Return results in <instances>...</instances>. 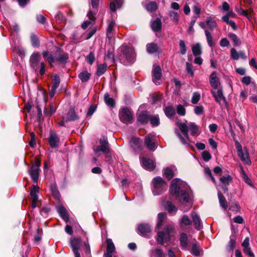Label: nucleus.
<instances>
[{
    "label": "nucleus",
    "mask_w": 257,
    "mask_h": 257,
    "mask_svg": "<svg viewBox=\"0 0 257 257\" xmlns=\"http://www.w3.org/2000/svg\"><path fill=\"white\" fill-rule=\"evenodd\" d=\"M179 53L181 55H185L187 52V47L185 44V42L184 40H181L179 41Z\"/></svg>",
    "instance_id": "nucleus-52"
},
{
    "label": "nucleus",
    "mask_w": 257,
    "mask_h": 257,
    "mask_svg": "<svg viewBox=\"0 0 257 257\" xmlns=\"http://www.w3.org/2000/svg\"><path fill=\"white\" fill-rule=\"evenodd\" d=\"M52 82H53V85L52 86L58 88L60 83V78L59 76L55 74L52 76Z\"/></svg>",
    "instance_id": "nucleus-54"
},
{
    "label": "nucleus",
    "mask_w": 257,
    "mask_h": 257,
    "mask_svg": "<svg viewBox=\"0 0 257 257\" xmlns=\"http://www.w3.org/2000/svg\"><path fill=\"white\" fill-rule=\"evenodd\" d=\"M43 58L48 61L50 67H53V63L56 62L55 60V57L52 54H49L48 51H44L42 53Z\"/></svg>",
    "instance_id": "nucleus-24"
},
{
    "label": "nucleus",
    "mask_w": 257,
    "mask_h": 257,
    "mask_svg": "<svg viewBox=\"0 0 257 257\" xmlns=\"http://www.w3.org/2000/svg\"><path fill=\"white\" fill-rule=\"evenodd\" d=\"M146 8L148 11L154 12L158 9V5L156 2H150L146 5Z\"/></svg>",
    "instance_id": "nucleus-45"
},
{
    "label": "nucleus",
    "mask_w": 257,
    "mask_h": 257,
    "mask_svg": "<svg viewBox=\"0 0 257 257\" xmlns=\"http://www.w3.org/2000/svg\"><path fill=\"white\" fill-rule=\"evenodd\" d=\"M150 112L147 110L143 111L137 115V123L142 125L147 124L150 118Z\"/></svg>",
    "instance_id": "nucleus-11"
},
{
    "label": "nucleus",
    "mask_w": 257,
    "mask_h": 257,
    "mask_svg": "<svg viewBox=\"0 0 257 257\" xmlns=\"http://www.w3.org/2000/svg\"><path fill=\"white\" fill-rule=\"evenodd\" d=\"M173 229L170 226L167 225L165 228V231H159L157 233V240L158 242L163 245L164 243V239L168 238V240L170 239V233L172 231Z\"/></svg>",
    "instance_id": "nucleus-8"
},
{
    "label": "nucleus",
    "mask_w": 257,
    "mask_h": 257,
    "mask_svg": "<svg viewBox=\"0 0 257 257\" xmlns=\"http://www.w3.org/2000/svg\"><path fill=\"white\" fill-rule=\"evenodd\" d=\"M164 111L165 115L168 118H172L176 114V110L175 108L172 105L165 107L164 108Z\"/></svg>",
    "instance_id": "nucleus-29"
},
{
    "label": "nucleus",
    "mask_w": 257,
    "mask_h": 257,
    "mask_svg": "<svg viewBox=\"0 0 257 257\" xmlns=\"http://www.w3.org/2000/svg\"><path fill=\"white\" fill-rule=\"evenodd\" d=\"M169 16L171 18L172 21L178 23L179 20V15L177 12L172 11L169 12Z\"/></svg>",
    "instance_id": "nucleus-53"
},
{
    "label": "nucleus",
    "mask_w": 257,
    "mask_h": 257,
    "mask_svg": "<svg viewBox=\"0 0 257 257\" xmlns=\"http://www.w3.org/2000/svg\"><path fill=\"white\" fill-rule=\"evenodd\" d=\"M50 189L54 198L58 201H60L61 194L58 190L56 183L55 182L51 183L50 185Z\"/></svg>",
    "instance_id": "nucleus-20"
},
{
    "label": "nucleus",
    "mask_w": 257,
    "mask_h": 257,
    "mask_svg": "<svg viewBox=\"0 0 257 257\" xmlns=\"http://www.w3.org/2000/svg\"><path fill=\"white\" fill-rule=\"evenodd\" d=\"M97 106L96 104H91L88 109L86 114L87 116H91L95 111Z\"/></svg>",
    "instance_id": "nucleus-62"
},
{
    "label": "nucleus",
    "mask_w": 257,
    "mask_h": 257,
    "mask_svg": "<svg viewBox=\"0 0 257 257\" xmlns=\"http://www.w3.org/2000/svg\"><path fill=\"white\" fill-rule=\"evenodd\" d=\"M91 75V73H88L87 71H83L78 74V77L81 80V82L84 83L88 81L90 78Z\"/></svg>",
    "instance_id": "nucleus-34"
},
{
    "label": "nucleus",
    "mask_w": 257,
    "mask_h": 257,
    "mask_svg": "<svg viewBox=\"0 0 257 257\" xmlns=\"http://www.w3.org/2000/svg\"><path fill=\"white\" fill-rule=\"evenodd\" d=\"M151 257H166V254L161 248H156L151 251Z\"/></svg>",
    "instance_id": "nucleus-38"
},
{
    "label": "nucleus",
    "mask_w": 257,
    "mask_h": 257,
    "mask_svg": "<svg viewBox=\"0 0 257 257\" xmlns=\"http://www.w3.org/2000/svg\"><path fill=\"white\" fill-rule=\"evenodd\" d=\"M79 118V117L76 114L74 108L72 106L70 107L67 113V117L65 119L66 122L75 121Z\"/></svg>",
    "instance_id": "nucleus-18"
},
{
    "label": "nucleus",
    "mask_w": 257,
    "mask_h": 257,
    "mask_svg": "<svg viewBox=\"0 0 257 257\" xmlns=\"http://www.w3.org/2000/svg\"><path fill=\"white\" fill-rule=\"evenodd\" d=\"M57 212L61 218L64 220L65 222H68L69 220V214L63 205H60L57 207Z\"/></svg>",
    "instance_id": "nucleus-15"
},
{
    "label": "nucleus",
    "mask_w": 257,
    "mask_h": 257,
    "mask_svg": "<svg viewBox=\"0 0 257 257\" xmlns=\"http://www.w3.org/2000/svg\"><path fill=\"white\" fill-rule=\"evenodd\" d=\"M217 89V91L212 90L211 91L213 97L214 98L216 102H217L220 106L222 105L221 103V100H222L223 102L225 103L226 107H227L228 103L226 100L225 97L223 95L222 86H219Z\"/></svg>",
    "instance_id": "nucleus-6"
},
{
    "label": "nucleus",
    "mask_w": 257,
    "mask_h": 257,
    "mask_svg": "<svg viewBox=\"0 0 257 257\" xmlns=\"http://www.w3.org/2000/svg\"><path fill=\"white\" fill-rule=\"evenodd\" d=\"M69 59V55L68 53L62 52L57 56L55 57V60L58 64H63L65 65Z\"/></svg>",
    "instance_id": "nucleus-16"
},
{
    "label": "nucleus",
    "mask_w": 257,
    "mask_h": 257,
    "mask_svg": "<svg viewBox=\"0 0 257 257\" xmlns=\"http://www.w3.org/2000/svg\"><path fill=\"white\" fill-rule=\"evenodd\" d=\"M206 23L207 27L212 31L217 27L216 21L211 17L207 18Z\"/></svg>",
    "instance_id": "nucleus-42"
},
{
    "label": "nucleus",
    "mask_w": 257,
    "mask_h": 257,
    "mask_svg": "<svg viewBox=\"0 0 257 257\" xmlns=\"http://www.w3.org/2000/svg\"><path fill=\"white\" fill-rule=\"evenodd\" d=\"M235 146L237 155L240 159L246 165H250L251 162L249 158V152L247 147H244L242 149L241 144L237 140L235 141Z\"/></svg>",
    "instance_id": "nucleus-4"
},
{
    "label": "nucleus",
    "mask_w": 257,
    "mask_h": 257,
    "mask_svg": "<svg viewBox=\"0 0 257 257\" xmlns=\"http://www.w3.org/2000/svg\"><path fill=\"white\" fill-rule=\"evenodd\" d=\"M48 141L50 147L52 149L59 147L60 143V138L54 130H51L50 132L49 137L48 138Z\"/></svg>",
    "instance_id": "nucleus-9"
},
{
    "label": "nucleus",
    "mask_w": 257,
    "mask_h": 257,
    "mask_svg": "<svg viewBox=\"0 0 257 257\" xmlns=\"http://www.w3.org/2000/svg\"><path fill=\"white\" fill-rule=\"evenodd\" d=\"M130 145L135 152L141 151L143 149L142 140L137 137H133L130 141Z\"/></svg>",
    "instance_id": "nucleus-12"
},
{
    "label": "nucleus",
    "mask_w": 257,
    "mask_h": 257,
    "mask_svg": "<svg viewBox=\"0 0 257 257\" xmlns=\"http://www.w3.org/2000/svg\"><path fill=\"white\" fill-rule=\"evenodd\" d=\"M164 176H165L168 180H171L174 176V172L170 168L167 167L164 170Z\"/></svg>",
    "instance_id": "nucleus-49"
},
{
    "label": "nucleus",
    "mask_w": 257,
    "mask_h": 257,
    "mask_svg": "<svg viewBox=\"0 0 257 257\" xmlns=\"http://www.w3.org/2000/svg\"><path fill=\"white\" fill-rule=\"evenodd\" d=\"M218 197L220 206L222 207L224 210H226L228 207L227 202L224 196L220 191L218 192Z\"/></svg>",
    "instance_id": "nucleus-32"
},
{
    "label": "nucleus",
    "mask_w": 257,
    "mask_h": 257,
    "mask_svg": "<svg viewBox=\"0 0 257 257\" xmlns=\"http://www.w3.org/2000/svg\"><path fill=\"white\" fill-rule=\"evenodd\" d=\"M49 107L50 108V110H48V108L45 106L44 110V113L46 116H51L56 110V108L55 107L52 103H50L49 105Z\"/></svg>",
    "instance_id": "nucleus-44"
},
{
    "label": "nucleus",
    "mask_w": 257,
    "mask_h": 257,
    "mask_svg": "<svg viewBox=\"0 0 257 257\" xmlns=\"http://www.w3.org/2000/svg\"><path fill=\"white\" fill-rule=\"evenodd\" d=\"M39 187L38 185H33L30 191V196L32 199H38L37 193L39 192Z\"/></svg>",
    "instance_id": "nucleus-43"
},
{
    "label": "nucleus",
    "mask_w": 257,
    "mask_h": 257,
    "mask_svg": "<svg viewBox=\"0 0 257 257\" xmlns=\"http://www.w3.org/2000/svg\"><path fill=\"white\" fill-rule=\"evenodd\" d=\"M115 24V23L114 20H111L108 24L106 29V35L107 36L111 34Z\"/></svg>",
    "instance_id": "nucleus-56"
},
{
    "label": "nucleus",
    "mask_w": 257,
    "mask_h": 257,
    "mask_svg": "<svg viewBox=\"0 0 257 257\" xmlns=\"http://www.w3.org/2000/svg\"><path fill=\"white\" fill-rule=\"evenodd\" d=\"M191 135L193 136H195L198 131V126L194 123L191 122L189 125Z\"/></svg>",
    "instance_id": "nucleus-55"
},
{
    "label": "nucleus",
    "mask_w": 257,
    "mask_h": 257,
    "mask_svg": "<svg viewBox=\"0 0 257 257\" xmlns=\"http://www.w3.org/2000/svg\"><path fill=\"white\" fill-rule=\"evenodd\" d=\"M179 180L178 178H175L171 182L169 189L170 199L172 200V198L175 197V200L178 201L180 203L186 204L189 203L190 198L189 193L185 190L181 189L178 185Z\"/></svg>",
    "instance_id": "nucleus-1"
},
{
    "label": "nucleus",
    "mask_w": 257,
    "mask_h": 257,
    "mask_svg": "<svg viewBox=\"0 0 257 257\" xmlns=\"http://www.w3.org/2000/svg\"><path fill=\"white\" fill-rule=\"evenodd\" d=\"M202 251V248L199 242L195 241L192 244L191 253L195 256H199L201 255L200 252Z\"/></svg>",
    "instance_id": "nucleus-19"
},
{
    "label": "nucleus",
    "mask_w": 257,
    "mask_h": 257,
    "mask_svg": "<svg viewBox=\"0 0 257 257\" xmlns=\"http://www.w3.org/2000/svg\"><path fill=\"white\" fill-rule=\"evenodd\" d=\"M41 55L39 52H34L30 58V64L31 68L35 71L37 70L38 64L41 60Z\"/></svg>",
    "instance_id": "nucleus-13"
},
{
    "label": "nucleus",
    "mask_w": 257,
    "mask_h": 257,
    "mask_svg": "<svg viewBox=\"0 0 257 257\" xmlns=\"http://www.w3.org/2000/svg\"><path fill=\"white\" fill-rule=\"evenodd\" d=\"M137 232L142 236L147 237L148 234L152 232V228L149 224L143 223L138 225Z\"/></svg>",
    "instance_id": "nucleus-10"
},
{
    "label": "nucleus",
    "mask_w": 257,
    "mask_h": 257,
    "mask_svg": "<svg viewBox=\"0 0 257 257\" xmlns=\"http://www.w3.org/2000/svg\"><path fill=\"white\" fill-rule=\"evenodd\" d=\"M146 50L149 54H152L158 52L159 47L156 43L152 42L146 45Z\"/></svg>",
    "instance_id": "nucleus-27"
},
{
    "label": "nucleus",
    "mask_w": 257,
    "mask_h": 257,
    "mask_svg": "<svg viewBox=\"0 0 257 257\" xmlns=\"http://www.w3.org/2000/svg\"><path fill=\"white\" fill-rule=\"evenodd\" d=\"M217 73L216 71L212 72L209 76V83L211 87L216 90L220 85L219 78L217 76Z\"/></svg>",
    "instance_id": "nucleus-14"
},
{
    "label": "nucleus",
    "mask_w": 257,
    "mask_h": 257,
    "mask_svg": "<svg viewBox=\"0 0 257 257\" xmlns=\"http://www.w3.org/2000/svg\"><path fill=\"white\" fill-rule=\"evenodd\" d=\"M152 77L156 80H160L162 77V69L161 67L157 65L152 70Z\"/></svg>",
    "instance_id": "nucleus-30"
},
{
    "label": "nucleus",
    "mask_w": 257,
    "mask_h": 257,
    "mask_svg": "<svg viewBox=\"0 0 257 257\" xmlns=\"http://www.w3.org/2000/svg\"><path fill=\"white\" fill-rule=\"evenodd\" d=\"M145 144L147 148L150 151H154L155 148V144L152 142V139L149 135H147L145 138Z\"/></svg>",
    "instance_id": "nucleus-33"
},
{
    "label": "nucleus",
    "mask_w": 257,
    "mask_h": 257,
    "mask_svg": "<svg viewBox=\"0 0 257 257\" xmlns=\"http://www.w3.org/2000/svg\"><path fill=\"white\" fill-rule=\"evenodd\" d=\"M104 101L107 106L111 108H113L115 106V100L113 98L110 97V95L108 93H106L104 94Z\"/></svg>",
    "instance_id": "nucleus-31"
},
{
    "label": "nucleus",
    "mask_w": 257,
    "mask_h": 257,
    "mask_svg": "<svg viewBox=\"0 0 257 257\" xmlns=\"http://www.w3.org/2000/svg\"><path fill=\"white\" fill-rule=\"evenodd\" d=\"M186 70L188 74H189L191 77L194 76V72L192 70V65L189 62H186Z\"/></svg>",
    "instance_id": "nucleus-64"
},
{
    "label": "nucleus",
    "mask_w": 257,
    "mask_h": 257,
    "mask_svg": "<svg viewBox=\"0 0 257 257\" xmlns=\"http://www.w3.org/2000/svg\"><path fill=\"white\" fill-rule=\"evenodd\" d=\"M99 146H97L94 151L95 153L101 152L103 153L109 154L110 148L109 144L107 141V138L105 136H102L99 140Z\"/></svg>",
    "instance_id": "nucleus-7"
},
{
    "label": "nucleus",
    "mask_w": 257,
    "mask_h": 257,
    "mask_svg": "<svg viewBox=\"0 0 257 257\" xmlns=\"http://www.w3.org/2000/svg\"><path fill=\"white\" fill-rule=\"evenodd\" d=\"M81 243L82 240L80 237L72 238L70 240V244L72 250L80 249Z\"/></svg>",
    "instance_id": "nucleus-25"
},
{
    "label": "nucleus",
    "mask_w": 257,
    "mask_h": 257,
    "mask_svg": "<svg viewBox=\"0 0 257 257\" xmlns=\"http://www.w3.org/2000/svg\"><path fill=\"white\" fill-rule=\"evenodd\" d=\"M163 206L166 210H167L169 213H171L173 212L175 213L177 211V207L172 204L170 201H166L164 202Z\"/></svg>",
    "instance_id": "nucleus-28"
},
{
    "label": "nucleus",
    "mask_w": 257,
    "mask_h": 257,
    "mask_svg": "<svg viewBox=\"0 0 257 257\" xmlns=\"http://www.w3.org/2000/svg\"><path fill=\"white\" fill-rule=\"evenodd\" d=\"M229 210L235 213H237L240 211V207L238 202H232L229 206Z\"/></svg>",
    "instance_id": "nucleus-47"
},
{
    "label": "nucleus",
    "mask_w": 257,
    "mask_h": 257,
    "mask_svg": "<svg viewBox=\"0 0 257 257\" xmlns=\"http://www.w3.org/2000/svg\"><path fill=\"white\" fill-rule=\"evenodd\" d=\"M205 34L206 36V39H207V41L208 45L210 47H212L213 45V38H212V37L211 34L208 30L205 31Z\"/></svg>",
    "instance_id": "nucleus-60"
},
{
    "label": "nucleus",
    "mask_w": 257,
    "mask_h": 257,
    "mask_svg": "<svg viewBox=\"0 0 257 257\" xmlns=\"http://www.w3.org/2000/svg\"><path fill=\"white\" fill-rule=\"evenodd\" d=\"M96 30L97 28L96 27H90L87 33V36L85 38V40H88L90 39L96 33Z\"/></svg>",
    "instance_id": "nucleus-59"
},
{
    "label": "nucleus",
    "mask_w": 257,
    "mask_h": 257,
    "mask_svg": "<svg viewBox=\"0 0 257 257\" xmlns=\"http://www.w3.org/2000/svg\"><path fill=\"white\" fill-rule=\"evenodd\" d=\"M30 39L32 45L33 47L38 48L40 46L39 39L36 35L32 34L30 37Z\"/></svg>",
    "instance_id": "nucleus-48"
},
{
    "label": "nucleus",
    "mask_w": 257,
    "mask_h": 257,
    "mask_svg": "<svg viewBox=\"0 0 257 257\" xmlns=\"http://www.w3.org/2000/svg\"><path fill=\"white\" fill-rule=\"evenodd\" d=\"M152 183L154 186L152 192L154 195H160L166 191V182L161 177H155L152 180Z\"/></svg>",
    "instance_id": "nucleus-3"
},
{
    "label": "nucleus",
    "mask_w": 257,
    "mask_h": 257,
    "mask_svg": "<svg viewBox=\"0 0 257 257\" xmlns=\"http://www.w3.org/2000/svg\"><path fill=\"white\" fill-rule=\"evenodd\" d=\"M191 216L192 218V221L195 228L198 230H200L202 228V225L200 217L198 215L197 213L194 211L191 213Z\"/></svg>",
    "instance_id": "nucleus-17"
},
{
    "label": "nucleus",
    "mask_w": 257,
    "mask_h": 257,
    "mask_svg": "<svg viewBox=\"0 0 257 257\" xmlns=\"http://www.w3.org/2000/svg\"><path fill=\"white\" fill-rule=\"evenodd\" d=\"M85 60L89 64L92 65L95 60V56L94 53L90 52L86 57Z\"/></svg>",
    "instance_id": "nucleus-57"
},
{
    "label": "nucleus",
    "mask_w": 257,
    "mask_h": 257,
    "mask_svg": "<svg viewBox=\"0 0 257 257\" xmlns=\"http://www.w3.org/2000/svg\"><path fill=\"white\" fill-rule=\"evenodd\" d=\"M39 171H40V168H34V167H31L30 169L29 170V174L34 183H38L39 177Z\"/></svg>",
    "instance_id": "nucleus-23"
},
{
    "label": "nucleus",
    "mask_w": 257,
    "mask_h": 257,
    "mask_svg": "<svg viewBox=\"0 0 257 257\" xmlns=\"http://www.w3.org/2000/svg\"><path fill=\"white\" fill-rule=\"evenodd\" d=\"M106 252H108L109 253H113L115 250V247L112 240L110 238H107L106 239Z\"/></svg>",
    "instance_id": "nucleus-35"
},
{
    "label": "nucleus",
    "mask_w": 257,
    "mask_h": 257,
    "mask_svg": "<svg viewBox=\"0 0 257 257\" xmlns=\"http://www.w3.org/2000/svg\"><path fill=\"white\" fill-rule=\"evenodd\" d=\"M142 164L144 168L148 170H153L156 167L153 161L149 158L146 157L143 158Z\"/></svg>",
    "instance_id": "nucleus-21"
},
{
    "label": "nucleus",
    "mask_w": 257,
    "mask_h": 257,
    "mask_svg": "<svg viewBox=\"0 0 257 257\" xmlns=\"http://www.w3.org/2000/svg\"><path fill=\"white\" fill-rule=\"evenodd\" d=\"M202 158L204 161L208 162L211 159V155L208 151H205L202 153Z\"/></svg>",
    "instance_id": "nucleus-63"
},
{
    "label": "nucleus",
    "mask_w": 257,
    "mask_h": 257,
    "mask_svg": "<svg viewBox=\"0 0 257 257\" xmlns=\"http://www.w3.org/2000/svg\"><path fill=\"white\" fill-rule=\"evenodd\" d=\"M180 241L181 245L182 246V247L184 248H186L188 244V236L186 233L183 232L181 234Z\"/></svg>",
    "instance_id": "nucleus-40"
},
{
    "label": "nucleus",
    "mask_w": 257,
    "mask_h": 257,
    "mask_svg": "<svg viewBox=\"0 0 257 257\" xmlns=\"http://www.w3.org/2000/svg\"><path fill=\"white\" fill-rule=\"evenodd\" d=\"M177 125L182 134H186V132H188L189 128L188 125L185 123H182L181 122L178 121L177 122Z\"/></svg>",
    "instance_id": "nucleus-51"
},
{
    "label": "nucleus",
    "mask_w": 257,
    "mask_h": 257,
    "mask_svg": "<svg viewBox=\"0 0 257 257\" xmlns=\"http://www.w3.org/2000/svg\"><path fill=\"white\" fill-rule=\"evenodd\" d=\"M193 54L195 56H199L202 53L201 46L200 43H196L192 47Z\"/></svg>",
    "instance_id": "nucleus-36"
},
{
    "label": "nucleus",
    "mask_w": 257,
    "mask_h": 257,
    "mask_svg": "<svg viewBox=\"0 0 257 257\" xmlns=\"http://www.w3.org/2000/svg\"><path fill=\"white\" fill-rule=\"evenodd\" d=\"M177 112L180 116H184L186 114V109L183 105L179 104L177 106Z\"/></svg>",
    "instance_id": "nucleus-61"
},
{
    "label": "nucleus",
    "mask_w": 257,
    "mask_h": 257,
    "mask_svg": "<svg viewBox=\"0 0 257 257\" xmlns=\"http://www.w3.org/2000/svg\"><path fill=\"white\" fill-rule=\"evenodd\" d=\"M107 67V66L106 63L98 65L96 75L98 76L102 75L106 71Z\"/></svg>",
    "instance_id": "nucleus-37"
},
{
    "label": "nucleus",
    "mask_w": 257,
    "mask_h": 257,
    "mask_svg": "<svg viewBox=\"0 0 257 257\" xmlns=\"http://www.w3.org/2000/svg\"><path fill=\"white\" fill-rule=\"evenodd\" d=\"M219 180L222 183V185H229L232 181V178L230 175H228L227 176L221 177Z\"/></svg>",
    "instance_id": "nucleus-50"
},
{
    "label": "nucleus",
    "mask_w": 257,
    "mask_h": 257,
    "mask_svg": "<svg viewBox=\"0 0 257 257\" xmlns=\"http://www.w3.org/2000/svg\"><path fill=\"white\" fill-rule=\"evenodd\" d=\"M228 37L233 43V46L237 47L241 44V40L238 38L237 35L234 33L228 34Z\"/></svg>",
    "instance_id": "nucleus-39"
},
{
    "label": "nucleus",
    "mask_w": 257,
    "mask_h": 257,
    "mask_svg": "<svg viewBox=\"0 0 257 257\" xmlns=\"http://www.w3.org/2000/svg\"><path fill=\"white\" fill-rule=\"evenodd\" d=\"M200 94L198 92H195L193 93V96L191 99V102L194 104H197L199 100L200 99Z\"/></svg>",
    "instance_id": "nucleus-58"
},
{
    "label": "nucleus",
    "mask_w": 257,
    "mask_h": 257,
    "mask_svg": "<svg viewBox=\"0 0 257 257\" xmlns=\"http://www.w3.org/2000/svg\"><path fill=\"white\" fill-rule=\"evenodd\" d=\"M118 116L121 122L124 124L133 123V112L126 107L122 108L119 111Z\"/></svg>",
    "instance_id": "nucleus-5"
},
{
    "label": "nucleus",
    "mask_w": 257,
    "mask_h": 257,
    "mask_svg": "<svg viewBox=\"0 0 257 257\" xmlns=\"http://www.w3.org/2000/svg\"><path fill=\"white\" fill-rule=\"evenodd\" d=\"M152 30L155 32H159L162 30V23L159 18H157L151 25Z\"/></svg>",
    "instance_id": "nucleus-22"
},
{
    "label": "nucleus",
    "mask_w": 257,
    "mask_h": 257,
    "mask_svg": "<svg viewBox=\"0 0 257 257\" xmlns=\"http://www.w3.org/2000/svg\"><path fill=\"white\" fill-rule=\"evenodd\" d=\"M121 54L120 59L124 58L123 62L125 64H132L136 61V53L134 49L127 46H122L120 48Z\"/></svg>",
    "instance_id": "nucleus-2"
},
{
    "label": "nucleus",
    "mask_w": 257,
    "mask_h": 257,
    "mask_svg": "<svg viewBox=\"0 0 257 257\" xmlns=\"http://www.w3.org/2000/svg\"><path fill=\"white\" fill-rule=\"evenodd\" d=\"M149 120L152 126H158L160 123L159 115H150Z\"/></svg>",
    "instance_id": "nucleus-41"
},
{
    "label": "nucleus",
    "mask_w": 257,
    "mask_h": 257,
    "mask_svg": "<svg viewBox=\"0 0 257 257\" xmlns=\"http://www.w3.org/2000/svg\"><path fill=\"white\" fill-rule=\"evenodd\" d=\"M230 240L227 245L226 249L228 251H231L234 248L236 245V235L232 234L229 237Z\"/></svg>",
    "instance_id": "nucleus-26"
},
{
    "label": "nucleus",
    "mask_w": 257,
    "mask_h": 257,
    "mask_svg": "<svg viewBox=\"0 0 257 257\" xmlns=\"http://www.w3.org/2000/svg\"><path fill=\"white\" fill-rule=\"evenodd\" d=\"M192 221L187 215H184L180 221V224L181 226L183 225L187 226L192 224Z\"/></svg>",
    "instance_id": "nucleus-46"
}]
</instances>
